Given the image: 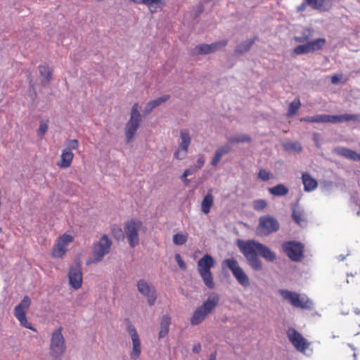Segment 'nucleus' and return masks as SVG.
<instances>
[{
  "label": "nucleus",
  "instance_id": "obj_16",
  "mask_svg": "<svg viewBox=\"0 0 360 360\" xmlns=\"http://www.w3.org/2000/svg\"><path fill=\"white\" fill-rule=\"evenodd\" d=\"M287 335L296 349L300 352H304L309 347V343L303 338V336L293 328H289L287 331Z\"/></svg>",
  "mask_w": 360,
  "mask_h": 360
},
{
  "label": "nucleus",
  "instance_id": "obj_30",
  "mask_svg": "<svg viewBox=\"0 0 360 360\" xmlns=\"http://www.w3.org/2000/svg\"><path fill=\"white\" fill-rule=\"evenodd\" d=\"M171 323L170 318L167 315H164L162 317L160 322V330L159 332V338H164L167 335L169 329V325Z\"/></svg>",
  "mask_w": 360,
  "mask_h": 360
},
{
  "label": "nucleus",
  "instance_id": "obj_32",
  "mask_svg": "<svg viewBox=\"0 0 360 360\" xmlns=\"http://www.w3.org/2000/svg\"><path fill=\"white\" fill-rule=\"evenodd\" d=\"M209 53H210V48L207 44L197 45L191 50V55L193 56Z\"/></svg>",
  "mask_w": 360,
  "mask_h": 360
},
{
  "label": "nucleus",
  "instance_id": "obj_25",
  "mask_svg": "<svg viewBox=\"0 0 360 360\" xmlns=\"http://www.w3.org/2000/svg\"><path fill=\"white\" fill-rule=\"evenodd\" d=\"M302 179L305 191H314L318 186L316 180L308 173H303Z\"/></svg>",
  "mask_w": 360,
  "mask_h": 360
},
{
  "label": "nucleus",
  "instance_id": "obj_41",
  "mask_svg": "<svg viewBox=\"0 0 360 360\" xmlns=\"http://www.w3.org/2000/svg\"><path fill=\"white\" fill-rule=\"evenodd\" d=\"M65 148L64 149L72 151L76 150L79 147V142L77 139H67L65 142Z\"/></svg>",
  "mask_w": 360,
  "mask_h": 360
},
{
  "label": "nucleus",
  "instance_id": "obj_28",
  "mask_svg": "<svg viewBox=\"0 0 360 360\" xmlns=\"http://www.w3.org/2000/svg\"><path fill=\"white\" fill-rule=\"evenodd\" d=\"M213 203L214 196L212 194V190H210L203 198L201 202V211L205 214H208Z\"/></svg>",
  "mask_w": 360,
  "mask_h": 360
},
{
  "label": "nucleus",
  "instance_id": "obj_19",
  "mask_svg": "<svg viewBox=\"0 0 360 360\" xmlns=\"http://www.w3.org/2000/svg\"><path fill=\"white\" fill-rule=\"evenodd\" d=\"M70 285L75 290L81 288L82 284V272L79 264L71 266L68 273Z\"/></svg>",
  "mask_w": 360,
  "mask_h": 360
},
{
  "label": "nucleus",
  "instance_id": "obj_13",
  "mask_svg": "<svg viewBox=\"0 0 360 360\" xmlns=\"http://www.w3.org/2000/svg\"><path fill=\"white\" fill-rule=\"evenodd\" d=\"M324 38H318L307 42L302 45H298L293 49L295 55H302L321 50L326 44Z\"/></svg>",
  "mask_w": 360,
  "mask_h": 360
},
{
  "label": "nucleus",
  "instance_id": "obj_3",
  "mask_svg": "<svg viewBox=\"0 0 360 360\" xmlns=\"http://www.w3.org/2000/svg\"><path fill=\"white\" fill-rule=\"evenodd\" d=\"M359 115L356 114L326 115L319 114L301 118L300 121L311 123H342L349 121H357Z\"/></svg>",
  "mask_w": 360,
  "mask_h": 360
},
{
  "label": "nucleus",
  "instance_id": "obj_27",
  "mask_svg": "<svg viewBox=\"0 0 360 360\" xmlns=\"http://www.w3.org/2000/svg\"><path fill=\"white\" fill-rule=\"evenodd\" d=\"M39 71L40 75L43 77L41 84L46 86L51 79L52 71L51 68L47 65L43 64L39 66Z\"/></svg>",
  "mask_w": 360,
  "mask_h": 360
},
{
  "label": "nucleus",
  "instance_id": "obj_9",
  "mask_svg": "<svg viewBox=\"0 0 360 360\" xmlns=\"http://www.w3.org/2000/svg\"><path fill=\"white\" fill-rule=\"evenodd\" d=\"M66 349L65 338L62 334V328L54 330L50 342V354L54 359L60 358Z\"/></svg>",
  "mask_w": 360,
  "mask_h": 360
},
{
  "label": "nucleus",
  "instance_id": "obj_38",
  "mask_svg": "<svg viewBox=\"0 0 360 360\" xmlns=\"http://www.w3.org/2000/svg\"><path fill=\"white\" fill-rule=\"evenodd\" d=\"M188 237L182 233H176L173 236V243L176 245H184L187 242Z\"/></svg>",
  "mask_w": 360,
  "mask_h": 360
},
{
  "label": "nucleus",
  "instance_id": "obj_46",
  "mask_svg": "<svg viewBox=\"0 0 360 360\" xmlns=\"http://www.w3.org/2000/svg\"><path fill=\"white\" fill-rule=\"evenodd\" d=\"M334 186V183L332 181H323L321 183V187L324 191H330Z\"/></svg>",
  "mask_w": 360,
  "mask_h": 360
},
{
  "label": "nucleus",
  "instance_id": "obj_57",
  "mask_svg": "<svg viewBox=\"0 0 360 360\" xmlns=\"http://www.w3.org/2000/svg\"><path fill=\"white\" fill-rule=\"evenodd\" d=\"M208 360H216V353L211 354Z\"/></svg>",
  "mask_w": 360,
  "mask_h": 360
},
{
  "label": "nucleus",
  "instance_id": "obj_5",
  "mask_svg": "<svg viewBox=\"0 0 360 360\" xmlns=\"http://www.w3.org/2000/svg\"><path fill=\"white\" fill-rule=\"evenodd\" d=\"M221 268L222 269H229L241 286L244 288L250 286V282L248 276L235 258H227L223 260L221 262Z\"/></svg>",
  "mask_w": 360,
  "mask_h": 360
},
{
  "label": "nucleus",
  "instance_id": "obj_60",
  "mask_svg": "<svg viewBox=\"0 0 360 360\" xmlns=\"http://www.w3.org/2000/svg\"><path fill=\"white\" fill-rule=\"evenodd\" d=\"M1 232V228L0 227V233Z\"/></svg>",
  "mask_w": 360,
  "mask_h": 360
},
{
  "label": "nucleus",
  "instance_id": "obj_2",
  "mask_svg": "<svg viewBox=\"0 0 360 360\" xmlns=\"http://www.w3.org/2000/svg\"><path fill=\"white\" fill-rule=\"evenodd\" d=\"M219 301V295L215 292H211L202 304L194 311L191 318V324L197 326L201 323L218 306Z\"/></svg>",
  "mask_w": 360,
  "mask_h": 360
},
{
  "label": "nucleus",
  "instance_id": "obj_55",
  "mask_svg": "<svg viewBox=\"0 0 360 360\" xmlns=\"http://www.w3.org/2000/svg\"><path fill=\"white\" fill-rule=\"evenodd\" d=\"M201 351V345L200 344H196L193 347V352L198 354Z\"/></svg>",
  "mask_w": 360,
  "mask_h": 360
},
{
  "label": "nucleus",
  "instance_id": "obj_21",
  "mask_svg": "<svg viewBox=\"0 0 360 360\" xmlns=\"http://www.w3.org/2000/svg\"><path fill=\"white\" fill-rule=\"evenodd\" d=\"M292 218L293 221L300 226L307 222L304 210L298 204L292 205Z\"/></svg>",
  "mask_w": 360,
  "mask_h": 360
},
{
  "label": "nucleus",
  "instance_id": "obj_37",
  "mask_svg": "<svg viewBox=\"0 0 360 360\" xmlns=\"http://www.w3.org/2000/svg\"><path fill=\"white\" fill-rule=\"evenodd\" d=\"M285 149L288 151L301 152L302 148L299 142H288L284 145Z\"/></svg>",
  "mask_w": 360,
  "mask_h": 360
},
{
  "label": "nucleus",
  "instance_id": "obj_36",
  "mask_svg": "<svg viewBox=\"0 0 360 360\" xmlns=\"http://www.w3.org/2000/svg\"><path fill=\"white\" fill-rule=\"evenodd\" d=\"M300 101L299 99H295L289 105V108L287 112L288 117H292L295 115L300 107Z\"/></svg>",
  "mask_w": 360,
  "mask_h": 360
},
{
  "label": "nucleus",
  "instance_id": "obj_34",
  "mask_svg": "<svg viewBox=\"0 0 360 360\" xmlns=\"http://www.w3.org/2000/svg\"><path fill=\"white\" fill-rule=\"evenodd\" d=\"M228 141L229 143H249L251 141V138L247 134H242L230 137Z\"/></svg>",
  "mask_w": 360,
  "mask_h": 360
},
{
  "label": "nucleus",
  "instance_id": "obj_20",
  "mask_svg": "<svg viewBox=\"0 0 360 360\" xmlns=\"http://www.w3.org/2000/svg\"><path fill=\"white\" fill-rule=\"evenodd\" d=\"M313 10L328 11L332 6V0H305Z\"/></svg>",
  "mask_w": 360,
  "mask_h": 360
},
{
  "label": "nucleus",
  "instance_id": "obj_31",
  "mask_svg": "<svg viewBox=\"0 0 360 360\" xmlns=\"http://www.w3.org/2000/svg\"><path fill=\"white\" fill-rule=\"evenodd\" d=\"M255 43V39L246 40L239 44L235 49L236 55H241L248 52Z\"/></svg>",
  "mask_w": 360,
  "mask_h": 360
},
{
  "label": "nucleus",
  "instance_id": "obj_6",
  "mask_svg": "<svg viewBox=\"0 0 360 360\" xmlns=\"http://www.w3.org/2000/svg\"><path fill=\"white\" fill-rule=\"evenodd\" d=\"M142 117L139 111V103H135L132 105L130 112V118L127 122L124 128L125 138L127 143L132 141L134 135L139 129Z\"/></svg>",
  "mask_w": 360,
  "mask_h": 360
},
{
  "label": "nucleus",
  "instance_id": "obj_33",
  "mask_svg": "<svg viewBox=\"0 0 360 360\" xmlns=\"http://www.w3.org/2000/svg\"><path fill=\"white\" fill-rule=\"evenodd\" d=\"M312 32L311 29L306 28L302 31L301 36H295L293 39L297 43L308 42L312 36Z\"/></svg>",
  "mask_w": 360,
  "mask_h": 360
},
{
  "label": "nucleus",
  "instance_id": "obj_8",
  "mask_svg": "<svg viewBox=\"0 0 360 360\" xmlns=\"http://www.w3.org/2000/svg\"><path fill=\"white\" fill-rule=\"evenodd\" d=\"M280 224L273 216L264 215L259 217L256 233L261 236H266L279 230Z\"/></svg>",
  "mask_w": 360,
  "mask_h": 360
},
{
  "label": "nucleus",
  "instance_id": "obj_45",
  "mask_svg": "<svg viewBox=\"0 0 360 360\" xmlns=\"http://www.w3.org/2000/svg\"><path fill=\"white\" fill-rule=\"evenodd\" d=\"M231 143H227L216 150V152L218 153L221 157L226 154H228L231 150V146H230Z\"/></svg>",
  "mask_w": 360,
  "mask_h": 360
},
{
  "label": "nucleus",
  "instance_id": "obj_47",
  "mask_svg": "<svg viewBox=\"0 0 360 360\" xmlns=\"http://www.w3.org/2000/svg\"><path fill=\"white\" fill-rule=\"evenodd\" d=\"M48 130V124L46 122L41 121L38 129L39 135L43 136Z\"/></svg>",
  "mask_w": 360,
  "mask_h": 360
},
{
  "label": "nucleus",
  "instance_id": "obj_52",
  "mask_svg": "<svg viewBox=\"0 0 360 360\" xmlns=\"http://www.w3.org/2000/svg\"><path fill=\"white\" fill-rule=\"evenodd\" d=\"M155 108L153 107V104L150 103V101H149L146 105V107H145V109H144V112L146 114H149L150 112H151L153 111V110Z\"/></svg>",
  "mask_w": 360,
  "mask_h": 360
},
{
  "label": "nucleus",
  "instance_id": "obj_22",
  "mask_svg": "<svg viewBox=\"0 0 360 360\" xmlns=\"http://www.w3.org/2000/svg\"><path fill=\"white\" fill-rule=\"evenodd\" d=\"M135 4H143L147 6L150 13H157L160 11L164 4V0H131Z\"/></svg>",
  "mask_w": 360,
  "mask_h": 360
},
{
  "label": "nucleus",
  "instance_id": "obj_17",
  "mask_svg": "<svg viewBox=\"0 0 360 360\" xmlns=\"http://www.w3.org/2000/svg\"><path fill=\"white\" fill-rule=\"evenodd\" d=\"M128 333H129L132 340V350L130 353V357L133 360H137L141 353V345L139 336L135 327L129 324L127 327Z\"/></svg>",
  "mask_w": 360,
  "mask_h": 360
},
{
  "label": "nucleus",
  "instance_id": "obj_18",
  "mask_svg": "<svg viewBox=\"0 0 360 360\" xmlns=\"http://www.w3.org/2000/svg\"><path fill=\"white\" fill-rule=\"evenodd\" d=\"M73 240V237L68 234H63L59 237L53 249V255L56 257H62L66 250L67 246Z\"/></svg>",
  "mask_w": 360,
  "mask_h": 360
},
{
  "label": "nucleus",
  "instance_id": "obj_44",
  "mask_svg": "<svg viewBox=\"0 0 360 360\" xmlns=\"http://www.w3.org/2000/svg\"><path fill=\"white\" fill-rule=\"evenodd\" d=\"M31 300L28 296H25L21 302L16 307H20L21 311H25V309H28L30 306Z\"/></svg>",
  "mask_w": 360,
  "mask_h": 360
},
{
  "label": "nucleus",
  "instance_id": "obj_54",
  "mask_svg": "<svg viewBox=\"0 0 360 360\" xmlns=\"http://www.w3.org/2000/svg\"><path fill=\"white\" fill-rule=\"evenodd\" d=\"M313 141H314L315 143V145L317 148H319L320 147V144H319V134L318 133H314L313 134Z\"/></svg>",
  "mask_w": 360,
  "mask_h": 360
},
{
  "label": "nucleus",
  "instance_id": "obj_48",
  "mask_svg": "<svg viewBox=\"0 0 360 360\" xmlns=\"http://www.w3.org/2000/svg\"><path fill=\"white\" fill-rule=\"evenodd\" d=\"M175 260L176 263L178 264L179 266L181 269H186V265L184 261L181 259V257L179 254H176L174 256Z\"/></svg>",
  "mask_w": 360,
  "mask_h": 360
},
{
  "label": "nucleus",
  "instance_id": "obj_15",
  "mask_svg": "<svg viewBox=\"0 0 360 360\" xmlns=\"http://www.w3.org/2000/svg\"><path fill=\"white\" fill-rule=\"evenodd\" d=\"M180 139L181 141L178 148L174 154V158L177 160H183L186 158L188 147L191 143V138L188 129H184L180 131Z\"/></svg>",
  "mask_w": 360,
  "mask_h": 360
},
{
  "label": "nucleus",
  "instance_id": "obj_14",
  "mask_svg": "<svg viewBox=\"0 0 360 360\" xmlns=\"http://www.w3.org/2000/svg\"><path fill=\"white\" fill-rule=\"evenodd\" d=\"M138 291L143 295L150 306H153L157 300V293L155 287L144 279L137 281Z\"/></svg>",
  "mask_w": 360,
  "mask_h": 360
},
{
  "label": "nucleus",
  "instance_id": "obj_56",
  "mask_svg": "<svg viewBox=\"0 0 360 360\" xmlns=\"http://www.w3.org/2000/svg\"><path fill=\"white\" fill-rule=\"evenodd\" d=\"M340 81V77L335 75H333L332 77H331V82L333 84H336L339 82Z\"/></svg>",
  "mask_w": 360,
  "mask_h": 360
},
{
  "label": "nucleus",
  "instance_id": "obj_1",
  "mask_svg": "<svg viewBox=\"0 0 360 360\" xmlns=\"http://www.w3.org/2000/svg\"><path fill=\"white\" fill-rule=\"evenodd\" d=\"M236 244L240 252L246 259L249 266L255 271H260L263 268L262 262L259 256L269 262H274L277 258L275 252L257 240L238 239Z\"/></svg>",
  "mask_w": 360,
  "mask_h": 360
},
{
  "label": "nucleus",
  "instance_id": "obj_4",
  "mask_svg": "<svg viewBox=\"0 0 360 360\" xmlns=\"http://www.w3.org/2000/svg\"><path fill=\"white\" fill-rule=\"evenodd\" d=\"M215 262L214 258L209 254L205 255L198 262V271L200 275L204 284L209 288L213 289L215 284L213 276L210 271L211 268L214 266Z\"/></svg>",
  "mask_w": 360,
  "mask_h": 360
},
{
  "label": "nucleus",
  "instance_id": "obj_53",
  "mask_svg": "<svg viewBox=\"0 0 360 360\" xmlns=\"http://www.w3.org/2000/svg\"><path fill=\"white\" fill-rule=\"evenodd\" d=\"M205 161V160L204 156L200 155L197 160L196 167L198 169H200L204 165Z\"/></svg>",
  "mask_w": 360,
  "mask_h": 360
},
{
  "label": "nucleus",
  "instance_id": "obj_43",
  "mask_svg": "<svg viewBox=\"0 0 360 360\" xmlns=\"http://www.w3.org/2000/svg\"><path fill=\"white\" fill-rule=\"evenodd\" d=\"M170 98L169 95H164L161 97H159L156 99L150 101V103L153 104V107L155 108L156 107L160 105L162 103L166 102Z\"/></svg>",
  "mask_w": 360,
  "mask_h": 360
},
{
  "label": "nucleus",
  "instance_id": "obj_50",
  "mask_svg": "<svg viewBox=\"0 0 360 360\" xmlns=\"http://www.w3.org/2000/svg\"><path fill=\"white\" fill-rule=\"evenodd\" d=\"M221 158V156L218 153H217L215 151L214 158L212 160L210 165L212 166H217L219 163Z\"/></svg>",
  "mask_w": 360,
  "mask_h": 360
},
{
  "label": "nucleus",
  "instance_id": "obj_26",
  "mask_svg": "<svg viewBox=\"0 0 360 360\" xmlns=\"http://www.w3.org/2000/svg\"><path fill=\"white\" fill-rule=\"evenodd\" d=\"M335 151L338 155L343 156L346 158L355 161L360 160V154L357 153L356 152L351 149L341 147L336 148Z\"/></svg>",
  "mask_w": 360,
  "mask_h": 360
},
{
  "label": "nucleus",
  "instance_id": "obj_10",
  "mask_svg": "<svg viewBox=\"0 0 360 360\" xmlns=\"http://www.w3.org/2000/svg\"><path fill=\"white\" fill-rule=\"evenodd\" d=\"M282 250L292 262H300L304 257V246L301 242L290 240L284 242Z\"/></svg>",
  "mask_w": 360,
  "mask_h": 360
},
{
  "label": "nucleus",
  "instance_id": "obj_23",
  "mask_svg": "<svg viewBox=\"0 0 360 360\" xmlns=\"http://www.w3.org/2000/svg\"><path fill=\"white\" fill-rule=\"evenodd\" d=\"M14 315L23 327L36 331V328L32 326V324L27 320L26 314L25 311H21L20 307H15L14 309Z\"/></svg>",
  "mask_w": 360,
  "mask_h": 360
},
{
  "label": "nucleus",
  "instance_id": "obj_59",
  "mask_svg": "<svg viewBox=\"0 0 360 360\" xmlns=\"http://www.w3.org/2000/svg\"><path fill=\"white\" fill-rule=\"evenodd\" d=\"M32 79H31V80L30 81V85H32Z\"/></svg>",
  "mask_w": 360,
  "mask_h": 360
},
{
  "label": "nucleus",
  "instance_id": "obj_58",
  "mask_svg": "<svg viewBox=\"0 0 360 360\" xmlns=\"http://www.w3.org/2000/svg\"><path fill=\"white\" fill-rule=\"evenodd\" d=\"M348 255H347L346 256L345 255H340L338 256V259L340 261H344L345 259H346V257Z\"/></svg>",
  "mask_w": 360,
  "mask_h": 360
},
{
  "label": "nucleus",
  "instance_id": "obj_49",
  "mask_svg": "<svg viewBox=\"0 0 360 360\" xmlns=\"http://www.w3.org/2000/svg\"><path fill=\"white\" fill-rule=\"evenodd\" d=\"M192 174H193V170L191 169H186L184 172V173L181 176V179L186 185H188L190 182V181L188 179H186V177L189 175H191Z\"/></svg>",
  "mask_w": 360,
  "mask_h": 360
},
{
  "label": "nucleus",
  "instance_id": "obj_29",
  "mask_svg": "<svg viewBox=\"0 0 360 360\" xmlns=\"http://www.w3.org/2000/svg\"><path fill=\"white\" fill-rule=\"evenodd\" d=\"M268 191L271 195L278 197L284 196L289 192L288 188L283 184H278L274 187L269 188Z\"/></svg>",
  "mask_w": 360,
  "mask_h": 360
},
{
  "label": "nucleus",
  "instance_id": "obj_35",
  "mask_svg": "<svg viewBox=\"0 0 360 360\" xmlns=\"http://www.w3.org/2000/svg\"><path fill=\"white\" fill-rule=\"evenodd\" d=\"M111 232L114 238L117 240H124L125 238L124 230L117 225H113L111 228Z\"/></svg>",
  "mask_w": 360,
  "mask_h": 360
},
{
  "label": "nucleus",
  "instance_id": "obj_51",
  "mask_svg": "<svg viewBox=\"0 0 360 360\" xmlns=\"http://www.w3.org/2000/svg\"><path fill=\"white\" fill-rule=\"evenodd\" d=\"M307 6H308L307 4H305V0H303V2L297 7V8H296L297 12L302 13V12L306 10V8Z\"/></svg>",
  "mask_w": 360,
  "mask_h": 360
},
{
  "label": "nucleus",
  "instance_id": "obj_24",
  "mask_svg": "<svg viewBox=\"0 0 360 360\" xmlns=\"http://www.w3.org/2000/svg\"><path fill=\"white\" fill-rule=\"evenodd\" d=\"M73 158L74 154L72 151L63 149L60 155V161L57 165L61 168H68L70 167Z\"/></svg>",
  "mask_w": 360,
  "mask_h": 360
},
{
  "label": "nucleus",
  "instance_id": "obj_39",
  "mask_svg": "<svg viewBox=\"0 0 360 360\" xmlns=\"http://www.w3.org/2000/svg\"><path fill=\"white\" fill-rule=\"evenodd\" d=\"M252 206L255 210L261 212L266 207L267 202L264 199L255 200L253 201Z\"/></svg>",
  "mask_w": 360,
  "mask_h": 360
},
{
  "label": "nucleus",
  "instance_id": "obj_42",
  "mask_svg": "<svg viewBox=\"0 0 360 360\" xmlns=\"http://www.w3.org/2000/svg\"><path fill=\"white\" fill-rule=\"evenodd\" d=\"M272 174L265 169H261L258 173V178L264 181H269L272 177Z\"/></svg>",
  "mask_w": 360,
  "mask_h": 360
},
{
  "label": "nucleus",
  "instance_id": "obj_12",
  "mask_svg": "<svg viewBox=\"0 0 360 360\" xmlns=\"http://www.w3.org/2000/svg\"><path fill=\"white\" fill-rule=\"evenodd\" d=\"M111 245V240L107 235H103L93 246V262L97 263L101 262L104 256L110 252Z\"/></svg>",
  "mask_w": 360,
  "mask_h": 360
},
{
  "label": "nucleus",
  "instance_id": "obj_11",
  "mask_svg": "<svg viewBox=\"0 0 360 360\" xmlns=\"http://www.w3.org/2000/svg\"><path fill=\"white\" fill-rule=\"evenodd\" d=\"M141 226L142 222L138 219H131L124 224L125 236L131 248H134L139 243V231Z\"/></svg>",
  "mask_w": 360,
  "mask_h": 360
},
{
  "label": "nucleus",
  "instance_id": "obj_7",
  "mask_svg": "<svg viewBox=\"0 0 360 360\" xmlns=\"http://www.w3.org/2000/svg\"><path fill=\"white\" fill-rule=\"evenodd\" d=\"M281 295L288 300L291 305L302 309L311 310L314 308L312 300L307 297H300V294L288 290H281Z\"/></svg>",
  "mask_w": 360,
  "mask_h": 360
},
{
  "label": "nucleus",
  "instance_id": "obj_40",
  "mask_svg": "<svg viewBox=\"0 0 360 360\" xmlns=\"http://www.w3.org/2000/svg\"><path fill=\"white\" fill-rule=\"evenodd\" d=\"M228 41L226 39L221 40L217 42L209 44L210 48V53H214L219 50L221 47H224L227 45Z\"/></svg>",
  "mask_w": 360,
  "mask_h": 360
}]
</instances>
